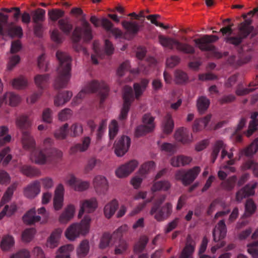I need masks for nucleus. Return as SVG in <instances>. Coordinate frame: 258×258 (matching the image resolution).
Segmentation results:
<instances>
[{
  "label": "nucleus",
  "mask_w": 258,
  "mask_h": 258,
  "mask_svg": "<svg viewBox=\"0 0 258 258\" xmlns=\"http://www.w3.org/2000/svg\"><path fill=\"white\" fill-rule=\"evenodd\" d=\"M75 213V207L74 206L69 205L59 217V221L61 223H66L70 220L74 216Z\"/></svg>",
  "instance_id": "40"
},
{
  "label": "nucleus",
  "mask_w": 258,
  "mask_h": 258,
  "mask_svg": "<svg viewBox=\"0 0 258 258\" xmlns=\"http://www.w3.org/2000/svg\"><path fill=\"white\" fill-rule=\"evenodd\" d=\"M36 85L39 91L33 93L27 98V102L29 104L35 103L42 94V91L47 87L46 82H35Z\"/></svg>",
  "instance_id": "27"
},
{
  "label": "nucleus",
  "mask_w": 258,
  "mask_h": 258,
  "mask_svg": "<svg viewBox=\"0 0 258 258\" xmlns=\"http://www.w3.org/2000/svg\"><path fill=\"white\" fill-rule=\"evenodd\" d=\"M176 140L183 144H188L192 141V135L189 131L185 127H182L178 129L175 133Z\"/></svg>",
  "instance_id": "19"
},
{
  "label": "nucleus",
  "mask_w": 258,
  "mask_h": 258,
  "mask_svg": "<svg viewBox=\"0 0 258 258\" xmlns=\"http://www.w3.org/2000/svg\"><path fill=\"white\" fill-rule=\"evenodd\" d=\"M246 120L244 118H242L237 127V129L234 134L232 135L233 140L237 143H240L242 141V136L238 133L245 124Z\"/></svg>",
  "instance_id": "50"
},
{
  "label": "nucleus",
  "mask_w": 258,
  "mask_h": 258,
  "mask_svg": "<svg viewBox=\"0 0 258 258\" xmlns=\"http://www.w3.org/2000/svg\"><path fill=\"white\" fill-rule=\"evenodd\" d=\"M256 206L253 201L251 199L247 200L245 204V214L247 216H250L254 212Z\"/></svg>",
  "instance_id": "63"
},
{
  "label": "nucleus",
  "mask_w": 258,
  "mask_h": 258,
  "mask_svg": "<svg viewBox=\"0 0 258 258\" xmlns=\"http://www.w3.org/2000/svg\"><path fill=\"white\" fill-rule=\"evenodd\" d=\"M49 18L53 22H56L64 15V12L59 9H52L48 13Z\"/></svg>",
  "instance_id": "56"
},
{
  "label": "nucleus",
  "mask_w": 258,
  "mask_h": 258,
  "mask_svg": "<svg viewBox=\"0 0 258 258\" xmlns=\"http://www.w3.org/2000/svg\"><path fill=\"white\" fill-rule=\"evenodd\" d=\"M68 184L75 190L83 191L89 186V182L78 179L74 176H71L68 180Z\"/></svg>",
  "instance_id": "28"
},
{
  "label": "nucleus",
  "mask_w": 258,
  "mask_h": 258,
  "mask_svg": "<svg viewBox=\"0 0 258 258\" xmlns=\"http://www.w3.org/2000/svg\"><path fill=\"white\" fill-rule=\"evenodd\" d=\"M21 171L28 177H38L41 175V171L37 168L28 165H24L21 168Z\"/></svg>",
  "instance_id": "38"
},
{
  "label": "nucleus",
  "mask_w": 258,
  "mask_h": 258,
  "mask_svg": "<svg viewBox=\"0 0 258 258\" xmlns=\"http://www.w3.org/2000/svg\"><path fill=\"white\" fill-rule=\"evenodd\" d=\"M14 238L10 235L4 236L1 242V247L3 250H8L12 247L14 244Z\"/></svg>",
  "instance_id": "45"
},
{
  "label": "nucleus",
  "mask_w": 258,
  "mask_h": 258,
  "mask_svg": "<svg viewBox=\"0 0 258 258\" xmlns=\"http://www.w3.org/2000/svg\"><path fill=\"white\" fill-rule=\"evenodd\" d=\"M251 19H245L238 26V35L236 36L226 37V41L235 46L241 44L243 40L246 38L253 30V27L251 26Z\"/></svg>",
  "instance_id": "7"
},
{
  "label": "nucleus",
  "mask_w": 258,
  "mask_h": 258,
  "mask_svg": "<svg viewBox=\"0 0 258 258\" xmlns=\"http://www.w3.org/2000/svg\"><path fill=\"white\" fill-rule=\"evenodd\" d=\"M73 96L71 91H66L62 92H59L54 97V104L56 106H60L64 105L68 102Z\"/></svg>",
  "instance_id": "29"
},
{
  "label": "nucleus",
  "mask_w": 258,
  "mask_h": 258,
  "mask_svg": "<svg viewBox=\"0 0 258 258\" xmlns=\"http://www.w3.org/2000/svg\"><path fill=\"white\" fill-rule=\"evenodd\" d=\"M146 53V50L145 48L139 47L138 48L136 56L141 61L139 62V68L130 70L128 81H132L137 76H139L141 72L144 74L148 73L152 69L155 67L157 61L153 57H149L146 60H142L145 57Z\"/></svg>",
  "instance_id": "4"
},
{
  "label": "nucleus",
  "mask_w": 258,
  "mask_h": 258,
  "mask_svg": "<svg viewBox=\"0 0 258 258\" xmlns=\"http://www.w3.org/2000/svg\"><path fill=\"white\" fill-rule=\"evenodd\" d=\"M141 84L136 83L134 84V90L135 92V97L138 99L143 93L148 82H141Z\"/></svg>",
  "instance_id": "59"
},
{
  "label": "nucleus",
  "mask_w": 258,
  "mask_h": 258,
  "mask_svg": "<svg viewBox=\"0 0 258 258\" xmlns=\"http://www.w3.org/2000/svg\"><path fill=\"white\" fill-rule=\"evenodd\" d=\"M35 233L34 228H28L25 229L22 233V239L23 241L28 242H30L33 238Z\"/></svg>",
  "instance_id": "58"
},
{
  "label": "nucleus",
  "mask_w": 258,
  "mask_h": 258,
  "mask_svg": "<svg viewBox=\"0 0 258 258\" xmlns=\"http://www.w3.org/2000/svg\"><path fill=\"white\" fill-rule=\"evenodd\" d=\"M211 118L210 114L207 115L204 118L196 120L192 126L194 132H198L206 127Z\"/></svg>",
  "instance_id": "36"
},
{
  "label": "nucleus",
  "mask_w": 258,
  "mask_h": 258,
  "mask_svg": "<svg viewBox=\"0 0 258 258\" xmlns=\"http://www.w3.org/2000/svg\"><path fill=\"white\" fill-rule=\"evenodd\" d=\"M68 128L69 124L68 123H65L62 126H61L59 129L56 130L54 133V137L59 140H63L64 139L68 134Z\"/></svg>",
  "instance_id": "49"
},
{
  "label": "nucleus",
  "mask_w": 258,
  "mask_h": 258,
  "mask_svg": "<svg viewBox=\"0 0 258 258\" xmlns=\"http://www.w3.org/2000/svg\"><path fill=\"white\" fill-rule=\"evenodd\" d=\"M199 166H195L187 171L179 170L175 174V178L181 181L182 183L187 186L190 184L197 178L201 171Z\"/></svg>",
  "instance_id": "10"
},
{
  "label": "nucleus",
  "mask_w": 258,
  "mask_h": 258,
  "mask_svg": "<svg viewBox=\"0 0 258 258\" xmlns=\"http://www.w3.org/2000/svg\"><path fill=\"white\" fill-rule=\"evenodd\" d=\"M59 29L66 35H70L73 26L69 18H66L58 20Z\"/></svg>",
  "instance_id": "37"
},
{
  "label": "nucleus",
  "mask_w": 258,
  "mask_h": 258,
  "mask_svg": "<svg viewBox=\"0 0 258 258\" xmlns=\"http://www.w3.org/2000/svg\"><path fill=\"white\" fill-rule=\"evenodd\" d=\"M40 192V182L35 180L28 184L24 190V196L28 199H33Z\"/></svg>",
  "instance_id": "18"
},
{
  "label": "nucleus",
  "mask_w": 258,
  "mask_h": 258,
  "mask_svg": "<svg viewBox=\"0 0 258 258\" xmlns=\"http://www.w3.org/2000/svg\"><path fill=\"white\" fill-rule=\"evenodd\" d=\"M244 169L252 170L254 175L258 177V164L254 163L252 161H248L246 162L244 165Z\"/></svg>",
  "instance_id": "64"
},
{
  "label": "nucleus",
  "mask_w": 258,
  "mask_h": 258,
  "mask_svg": "<svg viewBox=\"0 0 258 258\" xmlns=\"http://www.w3.org/2000/svg\"><path fill=\"white\" fill-rule=\"evenodd\" d=\"M91 139L89 137H85L82 144H77L71 148V153L75 154L77 152H84L86 151L90 144Z\"/></svg>",
  "instance_id": "35"
},
{
  "label": "nucleus",
  "mask_w": 258,
  "mask_h": 258,
  "mask_svg": "<svg viewBox=\"0 0 258 258\" xmlns=\"http://www.w3.org/2000/svg\"><path fill=\"white\" fill-rule=\"evenodd\" d=\"M121 24L130 34L134 35L139 31L140 26L137 22L123 21L121 22Z\"/></svg>",
  "instance_id": "34"
},
{
  "label": "nucleus",
  "mask_w": 258,
  "mask_h": 258,
  "mask_svg": "<svg viewBox=\"0 0 258 258\" xmlns=\"http://www.w3.org/2000/svg\"><path fill=\"white\" fill-rule=\"evenodd\" d=\"M83 133L82 125L79 123H75L72 125L69 130L71 137H76L80 136Z\"/></svg>",
  "instance_id": "52"
},
{
  "label": "nucleus",
  "mask_w": 258,
  "mask_h": 258,
  "mask_svg": "<svg viewBox=\"0 0 258 258\" xmlns=\"http://www.w3.org/2000/svg\"><path fill=\"white\" fill-rule=\"evenodd\" d=\"M138 162L135 160L121 166L115 171L116 175L119 178L125 177L132 172L137 167Z\"/></svg>",
  "instance_id": "16"
},
{
  "label": "nucleus",
  "mask_w": 258,
  "mask_h": 258,
  "mask_svg": "<svg viewBox=\"0 0 258 258\" xmlns=\"http://www.w3.org/2000/svg\"><path fill=\"white\" fill-rule=\"evenodd\" d=\"M93 185L98 194H104L108 189V183L106 178L101 175L96 176L93 180Z\"/></svg>",
  "instance_id": "24"
},
{
  "label": "nucleus",
  "mask_w": 258,
  "mask_h": 258,
  "mask_svg": "<svg viewBox=\"0 0 258 258\" xmlns=\"http://www.w3.org/2000/svg\"><path fill=\"white\" fill-rule=\"evenodd\" d=\"M258 150V137L243 151L244 154L246 156H251Z\"/></svg>",
  "instance_id": "48"
},
{
  "label": "nucleus",
  "mask_w": 258,
  "mask_h": 258,
  "mask_svg": "<svg viewBox=\"0 0 258 258\" xmlns=\"http://www.w3.org/2000/svg\"><path fill=\"white\" fill-rule=\"evenodd\" d=\"M162 127L164 133L170 134L174 127V122L170 114H167L164 117Z\"/></svg>",
  "instance_id": "39"
},
{
  "label": "nucleus",
  "mask_w": 258,
  "mask_h": 258,
  "mask_svg": "<svg viewBox=\"0 0 258 258\" xmlns=\"http://www.w3.org/2000/svg\"><path fill=\"white\" fill-rule=\"evenodd\" d=\"M143 124L138 126L135 131V136L140 137L152 132L155 127L154 117L150 114H145L142 117Z\"/></svg>",
  "instance_id": "13"
},
{
  "label": "nucleus",
  "mask_w": 258,
  "mask_h": 258,
  "mask_svg": "<svg viewBox=\"0 0 258 258\" xmlns=\"http://www.w3.org/2000/svg\"><path fill=\"white\" fill-rule=\"evenodd\" d=\"M16 125L22 132L23 148L31 151V159L33 162L41 165L51 163L62 157V152L53 147V140L49 138L44 140L42 150L35 148V141L28 131L31 122L27 116L22 115L18 117Z\"/></svg>",
  "instance_id": "1"
},
{
  "label": "nucleus",
  "mask_w": 258,
  "mask_h": 258,
  "mask_svg": "<svg viewBox=\"0 0 258 258\" xmlns=\"http://www.w3.org/2000/svg\"><path fill=\"white\" fill-rule=\"evenodd\" d=\"M170 186L171 184L168 181H159L154 183L151 188V190L153 192L159 190L166 191L170 188Z\"/></svg>",
  "instance_id": "42"
},
{
  "label": "nucleus",
  "mask_w": 258,
  "mask_h": 258,
  "mask_svg": "<svg viewBox=\"0 0 258 258\" xmlns=\"http://www.w3.org/2000/svg\"><path fill=\"white\" fill-rule=\"evenodd\" d=\"M257 116V112H253L251 115L252 120L249 122L248 129L246 134L248 137H250L254 131L258 130V120L256 119Z\"/></svg>",
  "instance_id": "41"
},
{
  "label": "nucleus",
  "mask_w": 258,
  "mask_h": 258,
  "mask_svg": "<svg viewBox=\"0 0 258 258\" xmlns=\"http://www.w3.org/2000/svg\"><path fill=\"white\" fill-rule=\"evenodd\" d=\"M20 101L21 98L18 95L13 92H7L2 98H0V107L4 103L9 104L11 106H15Z\"/></svg>",
  "instance_id": "22"
},
{
  "label": "nucleus",
  "mask_w": 258,
  "mask_h": 258,
  "mask_svg": "<svg viewBox=\"0 0 258 258\" xmlns=\"http://www.w3.org/2000/svg\"><path fill=\"white\" fill-rule=\"evenodd\" d=\"M219 37L216 35H206L201 38L195 39L194 42L201 50L215 52L216 47L210 43L217 41Z\"/></svg>",
  "instance_id": "14"
},
{
  "label": "nucleus",
  "mask_w": 258,
  "mask_h": 258,
  "mask_svg": "<svg viewBox=\"0 0 258 258\" xmlns=\"http://www.w3.org/2000/svg\"><path fill=\"white\" fill-rule=\"evenodd\" d=\"M227 233V228L224 220H220L213 230V240L217 242L224 239Z\"/></svg>",
  "instance_id": "17"
},
{
  "label": "nucleus",
  "mask_w": 258,
  "mask_h": 258,
  "mask_svg": "<svg viewBox=\"0 0 258 258\" xmlns=\"http://www.w3.org/2000/svg\"><path fill=\"white\" fill-rule=\"evenodd\" d=\"M91 218L89 215H85L80 223H74L66 230V237L71 240H74L80 234L85 235L89 229Z\"/></svg>",
  "instance_id": "6"
},
{
  "label": "nucleus",
  "mask_w": 258,
  "mask_h": 258,
  "mask_svg": "<svg viewBox=\"0 0 258 258\" xmlns=\"http://www.w3.org/2000/svg\"><path fill=\"white\" fill-rule=\"evenodd\" d=\"M118 208V203L116 200H112L106 204L104 208V214L107 218H110Z\"/></svg>",
  "instance_id": "32"
},
{
  "label": "nucleus",
  "mask_w": 258,
  "mask_h": 258,
  "mask_svg": "<svg viewBox=\"0 0 258 258\" xmlns=\"http://www.w3.org/2000/svg\"><path fill=\"white\" fill-rule=\"evenodd\" d=\"M159 39L160 44L164 47L173 49L175 46L177 50L185 53L194 54L195 53V48L188 44L181 43L174 39L162 36L159 37Z\"/></svg>",
  "instance_id": "9"
},
{
  "label": "nucleus",
  "mask_w": 258,
  "mask_h": 258,
  "mask_svg": "<svg viewBox=\"0 0 258 258\" xmlns=\"http://www.w3.org/2000/svg\"><path fill=\"white\" fill-rule=\"evenodd\" d=\"M62 230L60 228L55 229L48 238L46 245L51 248L57 246Z\"/></svg>",
  "instance_id": "30"
},
{
  "label": "nucleus",
  "mask_w": 258,
  "mask_h": 258,
  "mask_svg": "<svg viewBox=\"0 0 258 258\" xmlns=\"http://www.w3.org/2000/svg\"><path fill=\"white\" fill-rule=\"evenodd\" d=\"M257 85L258 82H250L248 87L246 88L239 85L236 90V94L238 96L246 95L255 90L254 88H251L252 86H256Z\"/></svg>",
  "instance_id": "44"
},
{
  "label": "nucleus",
  "mask_w": 258,
  "mask_h": 258,
  "mask_svg": "<svg viewBox=\"0 0 258 258\" xmlns=\"http://www.w3.org/2000/svg\"><path fill=\"white\" fill-rule=\"evenodd\" d=\"M23 220L25 224L32 225L40 221L41 217L36 215V211L34 209H31L24 215Z\"/></svg>",
  "instance_id": "31"
},
{
  "label": "nucleus",
  "mask_w": 258,
  "mask_h": 258,
  "mask_svg": "<svg viewBox=\"0 0 258 258\" xmlns=\"http://www.w3.org/2000/svg\"><path fill=\"white\" fill-rule=\"evenodd\" d=\"M8 34L12 37H21L23 35V30L21 26L11 27L8 30Z\"/></svg>",
  "instance_id": "61"
},
{
  "label": "nucleus",
  "mask_w": 258,
  "mask_h": 258,
  "mask_svg": "<svg viewBox=\"0 0 258 258\" xmlns=\"http://www.w3.org/2000/svg\"><path fill=\"white\" fill-rule=\"evenodd\" d=\"M16 187V185L13 184L8 188L1 200L0 203L1 206H3L11 200V198L13 194L14 190H15Z\"/></svg>",
  "instance_id": "55"
},
{
  "label": "nucleus",
  "mask_w": 258,
  "mask_h": 258,
  "mask_svg": "<svg viewBox=\"0 0 258 258\" xmlns=\"http://www.w3.org/2000/svg\"><path fill=\"white\" fill-rule=\"evenodd\" d=\"M73 249V246L71 244H68L61 246L58 250V252L56 255V258H71L70 252Z\"/></svg>",
  "instance_id": "43"
},
{
  "label": "nucleus",
  "mask_w": 258,
  "mask_h": 258,
  "mask_svg": "<svg viewBox=\"0 0 258 258\" xmlns=\"http://www.w3.org/2000/svg\"><path fill=\"white\" fill-rule=\"evenodd\" d=\"M56 56L59 62L57 73L59 81H68L71 78V56L66 52L58 50Z\"/></svg>",
  "instance_id": "5"
},
{
  "label": "nucleus",
  "mask_w": 258,
  "mask_h": 258,
  "mask_svg": "<svg viewBox=\"0 0 258 258\" xmlns=\"http://www.w3.org/2000/svg\"><path fill=\"white\" fill-rule=\"evenodd\" d=\"M97 207V202L95 198H93L90 200L85 201L81 206L78 217L81 218L85 211L91 213L95 211Z\"/></svg>",
  "instance_id": "21"
},
{
  "label": "nucleus",
  "mask_w": 258,
  "mask_h": 258,
  "mask_svg": "<svg viewBox=\"0 0 258 258\" xmlns=\"http://www.w3.org/2000/svg\"><path fill=\"white\" fill-rule=\"evenodd\" d=\"M191 160V157L181 155L172 157L170 163L174 167H179L188 164Z\"/></svg>",
  "instance_id": "33"
},
{
  "label": "nucleus",
  "mask_w": 258,
  "mask_h": 258,
  "mask_svg": "<svg viewBox=\"0 0 258 258\" xmlns=\"http://www.w3.org/2000/svg\"><path fill=\"white\" fill-rule=\"evenodd\" d=\"M92 28L85 19L82 20V26L76 27L73 32V47L77 52L82 51L85 55H88L87 49L80 43L81 38L85 42H89L93 38Z\"/></svg>",
  "instance_id": "2"
},
{
  "label": "nucleus",
  "mask_w": 258,
  "mask_h": 258,
  "mask_svg": "<svg viewBox=\"0 0 258 258\" xmlns=\"http://www.w3.org/2000/svg\"><path fill=\"white\" fill-rule=\"evenodd\" d=\"M10 151L9 147H7L4 149L0 152V163L3 161V165L6 166L8 164L10 161L12 160V156L10 154H8Z\"/></svg>",
  "instance_id": "53"
},
{
  "label": "nucleus",
  "mask_w": 258,
  "mask_h": 258,
  "mask_svg": "<svg viewBox=\"0 0 258 258\" xmlns=\"http://www.w3.org/2000/svg\"><path fill=\"white\" fill-rule=\"evenodd\" d=\"M109 89L105 82H90L75 96L72 102L74 105L79 104L82 98L87 94L97 93L100 96V103H102L108 95Z\"/></svg>",
  "instance_id": "3"
},
{
  "label": "nucleus",
  "mask_w": 258,
  "mask_h": 258,
  "mask_svg": "<svg viewBox=\"0 0 258 258\" xmlns=\"http://www.w3.org/2000/svg\"><path fill=\"white\" fill-rule=\"evenodd\" d=\"M128 230V227L126 225H123L119 227L112 234V238H115L116 241L114 252L115 254H120L123 253L127 248V244L126 241L121 238L123 233Z\"/></svg>",
  "instance_id": "12"
},
{
  "label": "nucleus",
  "mask_w": 258,
  "mask_h": 258,
  "mask_svg": "<svg viewBox=\"0 0 258 258\" xmlns=\"http://www.w3.org/2000/svg\"><path fill=\"white\" fill-rule=\"evenodd\" d=\"M210 100L205 96H201L197 100V107L200 113H203L209 107Z\"/></svg>",
  "instance_id": "46"
},
{
  "label": "nucleus",
  "mask_w": 258,
  "mask_h": 258,
  "mask_svg": "<svg viewBox=\"0 0 258 258\" xmlns=\"http://www.w3.org/2000/svg\"><path fill=\"white\" fill-rule=\"evenodd\" d=\"M224 147V143L222 141H217L214 145L211 154V162L214 163L217 159L220 150Z\"/></svg>",
  "instance_id": "51"
},
{
  "label": "nucleus",
  "mask_w": 258,
  "mask_h": 258,
  "mask_svg": "<svg viewBox=\"0 0 258 258\" xmlns=\"http://www.w3.org/2000/svg\"><path fill=\"white\" fill-rule=\"evenodd\" d=\"M89 249V242L87 240H83L77 249V253L80 257L85 256L88 252Z\"/></svg>",
  "instance_id": "57"
},
{
  "label": "nucleus",
  "mask_w": 258,
  "mask_h": 258,
  "mask_svg": "<svg viewBox=\"0 0 258 258\" xmlns=\"http://www.w3.org/2000/svg\"><path fill=\"white\" fill-rule=\"evenodd\" d=\"M195 241L190 235H188L184 247L182 250L178 258H190L195 250Z\"/></svg>",
  "instance_id": "23"
},
{
  "label": "nucleus",
  "mask_w": 258,
  "mask_h": 258,
  "mask_svg": "<svg viewBox=\"0 0 258 258\" xmlns=\"http://www.w3.org/2000/svg\"><path fill=\"white\" fill-rule=\"evenodd\" d=\"M235 176H232L222 183V186L227 190H231L234 187L236 181Z\"/></svg>",
  "instance_id": "60"
},
{
  "label": "nucleus",
  "mask_w": 258,
  "mask_h": 258,
  "mask_svg": "<svg viewBox=\"0 0 258 258\" xmlns=\"http://www.w3.org/2000/svg\"><path fill=\"white\" fill-rule=\"evenodd\" d=\"M64 187L62 184H59L55 190L53 199L54 208L56 210H60L63 205Z\"/></svg>",
  "instance_id": "25"
},
{
  "label": "nucleus",
  "mask_w": 258,
  "mask_h": 258,
  "mask_svg": "<svg viewBox=\"0 0 258 258\" xmlns=\"http://www.w3.org/2000/svg\"><path fill=\"white\" fill-rule=\"evenodd\" d=\"M122 98L123 104L119 115L120 120H123L126 118L131 103L135 98L134 91L131 87L125 86L123 87L122 90Z\"/></svg>",
  "instance_id": "11"
},
{
  "label": "nucleus",
  "mask_w": 258,
  "mask_h": 258,
  "mask_svg": "<svg viewBox=\"0 0 258 258\" xmlns=\"http://www.w3.org/2000/svg\"><path fill=\"white\" fill-rule=\"evenodd\" d=\"M165 199V196L159 198L154 203L150 211L151 215H154L155 219L158 221H161L166 219L172 212V205L169 203H166L165 206L161 207Z\"/></svg>",
  "instance_id": "8"
},
{
  "label": "nucleus",
  "mask_w": 258,
  "mask_h": 258,
  "mask_svg": "<svg viewBox=\"0 0 258 258\" xmlns=\"http://www.w3.org/2000/svg\"><path fill=\"white\" fill-rule=\"evenodd\" d=\"M102 27L107 31L111 33L116 38H120L122 36V31L117 28H113V24L107 18H103L101 20Z\"/></svg>",
  "instance_id": "26"
},
{
  "label": "nucleus",
  "mask_w": 258,
  "mask_h": 258,
  "mask_svg": "<svg viewBox=\"0 0 258 258\" xmlns=\"http://www.w3.org/2000/svg\"><path fill=\"white\" fill-rule=\"evenodd\" d=\"M257 183L256 182L251 184H248L243 188L238 190L236 195V201L240 202L243 199L254 195V189Z\"/></svg>",
  "instance_id": "20"
},
{
  "label": "nucleus",
  "mask_w": 258,
  "mask_h": 258,
  "mask_svg": "<svg viewBox=\"0 0 258 258\" xmlns=\"http://www.w3.org/2000/svg\"><path fill=\"white\" fill-rule=\"evenodd\" d=\"M155 163L153 161H149L143 164L140 169L141 174L143 176L147 173L150 170L153 169L155 167Z\"/></svg>",
  "instance_id": "62"
},
{
  "label": "nucleus",
  "mask_w": 258,
  "mask_h": 258,
  "mask_svg": "<svg viewBox=\"0 0 258 258\" xmlns=\"http://www.w3.org/2000/svg\"><path fill=\"white\" fill-rule=\"evenodd\" d=\"M148 238L147 236H142L139 241L134 246V251L136 253L141 252L146 247L148 242Z\"/></svg>",
  "instance_id": "47"
},
{
  "label": "nucleus",
  "mask_w": 258,
  "mask_h": 258,
  "mask_svg": "<svg viewBox=\"0 0 258 258\" xmlns=\"http://www.w3.org/2000/svg\"><path fill=\"white\" fill-rule=\"evenodd\" d=\"M131 145V139L126 136H122L115 145V153L118 157H121L128 151Z\"/></svg>",
  "instance_id": "15"
},
{
  "label": "nucleus",
  "mask_w": 258,
  "mask_h": 258,
  "mask_svg": "<svg viewBox=\"0 0 258 258\" xmlns=\"http://www.w3.org/2000/svg\"><path fill=\"white\" fill-rule=\"evenodd\" d=\"M17 207L14 204L10 206L6 205L3 210L0 213V220L2 219L5 216H11L16 211Z\"/></svg>",
  "instance_id": "54"
}]
</instances>
